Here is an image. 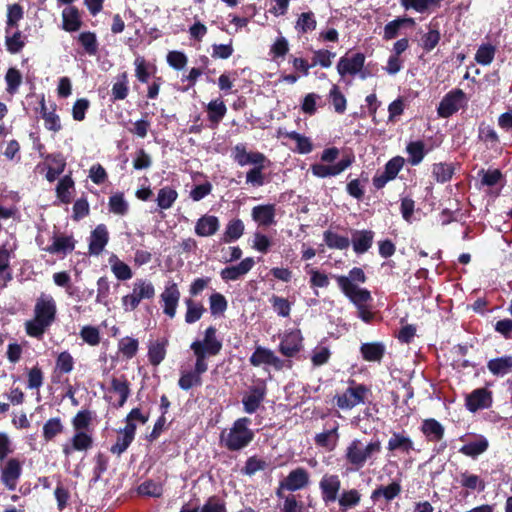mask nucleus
<instances>
[{
    "instance_id": "36",
    "label": "nucleus",
    "mask_w": 512,
    "mask_h": 512,
    "mask_svg": "<svg viewBox=\"0 0 512 512\" xmlns=\"http://www.w3.org/2000/svg\"><path fill=\"white\" fill-rule=\"evenodd\" d=\"M168 340L162 338L152 342L148 346V360L152 366H158L165 359L167 354Z\"/></svg>"
},
{
    "instance_id": "20",
    "label": "nucleus",
    "mask_w": 512,
    "mask_h": 512,
    "mask_svg": "<svg viewBox=\"0 0 512 512\" xmlns=\"http://www.w3.org/2000/svg\"><path fill=\"white\" fill-rule=\"evenodd\" d=\"M255 261L252 257L243 259L237 265L225 267L221 270L220 276L224 281H236L247 274L254 266Z\"/></svg>"
},
{
    "instance_id": "53",
    "label": "nucleus",
    "mask_w": 512,
    "mask_h": 512,
    "mask_svg": "<svg viewBox=\"0 0 512 512\" xmlns=\"http://www.w3.org/2000/svg\"><path fill=\"white\" fill-rule=\"evenodd\" d=\"M267 162L253 165L246 173V183L254 187H261L265 184V175L263 171L269 166Z\"/></svg>"
},
{
    "instance_id": "59",
    "label": "nucleus",
    "mask_w": 512,
    "mask_h": 512,
    "mask_svg": "<svg viewBox=\"0 0 512 512\" xmlns=\"http://www.w3.org/2000/svg\"><path fill=\"white\" fill-rule=\"evenodd\" d=\"M442 1L443 0H400V3L406 10L413 9L416 12L424 13L430 7H440Z\"/></svg>"
},
{
    "instance_id": "5",
    "label": "nucleus",
    "mask_w": 512,
    "mask_h": 512,
    "mask_svg": "<svg viewBox=\"0 0 512 512\" xmlns=\"http://www.w3.org/2000/svg\"><path fill=\"white\" fill-rule=\"evenodd\" d=\"M468 99L462 89L456 88L444 95L437 107L440 118H449L467 105Z\"/></svg>"
},
{
    "instance_id": "17",
    "label": "nucleus",
    "mask_w": 512,
    "mask_h": 512,
    "mask_svg": "<svg viewBox=\"0 0 512 512\" xmlns=\"http://www.w3.org/2000/svg\"><path fill=\"white\" fill-rule=\"evenodd\" d=\"M286 487V491L295 492L307 487L310 483V474L303 467H297L289 472V474L283 479Z\"/></svg>"
},
{
    "instance_id": "57",
    "label": "nucleus",
    "mask_w": 512,
    "mask_h": 512,
    "mask_svg": "<svg viewBox=\"0 0 512 512\" xmlns=\"http://www.w3.org/2000/svg\"><path fill=\"white\" fill-rule=\"evenodd\" d=\"M112 100H124L129 93L128 87V74L127 72H122L117 76V81L112 86Z\"/></svg>"
},
{
    "instance_id": "62",
    "label": "nucleus",
    "mask_w": 512,
    "mask_h": 512,
    "mask_svg": "<svg viewBox=\"0 0 512 512\" xmlns=\"http://www.w3.org/2000/svg\"><path fill=\"white\" fill-rule=\"evenodd\" d=\"M135 76L141 83H148L150 78V68L155 69V66L146 61L143 56H137L134 61Z\"/></svg>"
},
{
    "instance_id": "61",
    "label": "nucleus",
    "mask_w": 512,
    "mask_h": 512,
    "mask_svg": "<svg viewBox=\"0 0 512 512\" xmlns=\"http://www.w3.org/2000/svg\"><path fill=\"white\" fill-rule=\"evenodd\" d=\"M432 174L438 183H446L453 177L454 167L452 164L435 163L432 166Z\"/></svg>"
},
{
    "instance_id": "60",
    "label": "nucleus",
    "mask_w": 512,
    "mask_h": 512,
    "mask_svg": "<svg viewBox=\"0 0 512 512\" xmlns=\"http://www.w3.org/2000/svg\"><path fill=\"white\" fill-rule=\"evenodd\" d=\"M93 419L92 411L88 409L80 410L72 418V426L75 431L89 432V428Z\"/></svg>"
},
{
    "instance_id": "41",
    "label": "nucleus",
    "mask_w": 512,
    "mask_h": 512,
    "mask_svg": "<svg viewBox=\"0 0 512 512\" xmlns=\"http://www.w3.org/2000/svg\"><path fill=\"white\" fill-rule=\"evenodd\" d=\"M387 449L391 452L398 450L408 454L414 450V444L408 436L394 432L388 441Z\"/></svg>"
},
{
    "instance_id": "31",
    "label": "nucleus",
    "mask_w": 512,
    "mask_h": 512,
    "mask_svg": "<svg viewBox=\"0 0 512 512\" xmlns=\"http://www.w3.org/2000/svg\"><path fill=\"white\" fill-rule=\"evenodd\" d=\"M338 428V423L334 422L332 428L322 433L316 434L314 438L315 444L319 447L326 448L329 451L334 450L339 439Z\"/></svg>"
},
{
    "instance_id": "23",
    "label": "nucleus",
    "mask_w": 512,
    "mask_h": 512,
    "mask_svg": "<svg viewBox=\"0 0 512 512\" xmlns=\"http://www.w3.org/2000/svg\"><path fill=\"white\" fill-rule=\"evenodd\" d=\"M374 235L372 230H354L350 241L354 252L358 255L366 253L373 245Z\"/></svg>"
},
{
    "instance_id": "14",
    "label": "nucleus",
    "mask_w": 512,
    "mask_h": 512,
    "mask_svg": "<svg viewBox=\"0 0 512 512\" xmlns=\"http://www.w3.org/2000/svg\"><path fill=\"white\" fill-rule=\"evenodd\" d=\"M364 63L365 55L361 52L355 53L351 57L342 56L337 63V72L341 77L354 76L363 69Z\"/></svg>"
},
{
    "instance_id": "33",
    "label": "nucleus",
    "mask_w": 512,
    "mask_h": 512,
    "mask_svg": "<svg viewBox=\"0 0 512 512\" xmlns=\"http://www.w3.org/2000/svg\"><path fill=\"white\" fill-rule=\"evenodd\" d=\"M245 231L244 222L240 218L231 219L226 227L225 231L221 237V242L223 243H232L237 241L242 237Z\"/></svg>"
},
{
    "instance_id": "6",
    "label": "nucleus",
    "mask_w": 512,
    "mask_h": 512,
    "mask_svg": "<svg viewBox=\"0 0 512 512\" xmlns=\"http://www.w3.org/2000/svg\"><path fill=\"white\" fill-rule=\"evenodd\" d=\"M350 383L351 386L343 394L335 397L337 406L342 410H350L364 403L367 394L370 393V389L366 385L356 384L354 380Z\"/></svg>"
},
{
    "instance_id": "12",
    "label": "nucleus",
    "mask_w": 512,
    "mask_h": 512,
    "mask_svg": "<svg viewBox=\"0 0 512 512\" xmlns=\"http://www.w3.org/2000/svg\"><path fill=\"white\" fill-rule=\"evenodd\" d=\"M267 394L264 382L249 387L248 394L242 398L243 410L248 414L255 413L263 403Z\"/></svg>"
},
{
    "instance_id": "39",
    "label": "nucleus",
    "mask_w": 512,
    "mask_h": 512,
    "mask_svg": "<svg viewBox=\"0 0 512 512\" xmlns=\"http://www.w3.org/2000/svg\"><path fill=\"white\" fill-rule=\"evenodd\" d=\"M487 368L495 376L508 374L512 370V355H505L489 360Z\"/></svg>"
},
{
    "instance_id": "44",
    "label": "nucleus",
    "mask_w": 512,
    "mask_h": 512,
    "mask_svg": "<svg viewBox=\"0 0 512 512\" xmlns=\"http://www.w3.org/2000/svg\"><path fill=\"white\" fill-rule=\"evenodd\" d=\"M460 484L467 491L465 495H469L470 491H479L482 492L485 489V482L478 475L469 473L468 471H464L460 474Z\"/></svg>"
},
{
    "instance_id": "19",
    "label": "nucleus",
    "mask_w": 512,
    "mask_h": 512,
    "mask_svg": "<svg viewBox=\"0 0 512 512\" xmlns=\"http://www.w3.org/2000/svg\"><path fill=\"white\" fill-rule=\"evenodd\" d=\"M62 29L66 32L73 33L80 30L83 25L81 12L74 5L67 6L62 11Z\"/></svg>"
},
{
    "instance_id": "13",
    "label": "nucleus",
    "mask_w": 512,
    "mask_h": 512,
    "mask_svg": "<svg viewBox=\"0 0 512 512\" xmlns=\"http://www.w3.org/2000/svg\"><path fill=\"white\" fill-rule=\"evenodd\" d=\"M233 159L234 161L241 167L246 165H255L260 164L262 162H267L270 164V160L261 152L251 151L248 152L246 150V146L242 143H239L233 148Z\"/></svg>"
},
{
    "instance_id": "24",
    "label": "nucleus",
    "mask_w": 512,
    "mask_h": 512,
    "mask_svg": "<svg viewBox=\"0 0 512 512\" xmlns=\"http://www.w3.org/2000/svg\"><path fill=\"white\" fill-rule=\"evenodd\" d=\"M220 228V221L215 215L205 214L201 216L195 224V234L199 237H210Z\"/></svg>"
},
{
    "instance_id": "29",
    "label": "nucleus",
    "mask_w": 512,
    "mask_h": 512,
    "mask_svg": "<svg viewBox=\"0 0 512 512\" xmlns=\"http://www.w3.org/2000/svg\"><path fill=\"white\" fill-rule=\"evenodd\" d=\"M75 190V182L71 174L63 176L56 185V196L62 204H70Z\"/></svg>"
},
{
    "instance_id": "2",
    "label": "nucleus",
    "mask_w": 512,
    "mask_h": 512,
    "mask_svg": "<svg viewBox=\"0 0 512 512\" xmlns=\"http://www.w3.org/2000/svg\"><path fill=\"white\" fill-rule=\"evenodd\" d=\"M252 423L248 417L236 419L227 434L221 433V441L229 451H240L246 448L254 439L255 433L249 428Z\"/></svg>"
},
{
    "instance_id": "18",
    "label": "nucleus",
    "mask_w": 512,
    "mask_h": 512,
    "mask_svg": "<svg viewBox=\"0 0 512 512\" xmlns=\"http://www.w3.org/2000/svg\"><path fill=\"white\" fill-rule=\"evenodd\" d=\"M109 241V232L105 224L97 225L91 232L88 250L90 255L99 256Z\"/></svg>"
},
{
    "instance_id": "7",
    "label": "nucleus",
    "mask_w": 512,
    "mask_h": 512,
    "mask_svg": "<svg viewBox=\"0 0 512 512\" xmlns=\"http://www.w3.org/2000/svg\"><path fill=\"white\" fill-rule=\"evenodd\" d=\"M23 470V461L19 458H7L1 469V481L8 490H15Z\"/></svg>"
},
{
    "instance_id": "32",
    "label": "nucleus",
    "mask_w": 512,
    "mask_h": 512,
    "mask_svg": "<svg viewBox=\"0 0 512 512\" xmlns=\"http://www.w3.org/2000/svg\"><path fill=\"white\" fill-rule=\"evenodd\" d=\"M206 109L208 113V119L210 121V128H217L227 113V107L225 103L220 99L212 100L208 103Z\"/></svg>"
},
{
    "instance_id": "27",
    "label": "nucleus",
    "mask_w": 512,
    "mask_h": 512,
    "mask_svg": "<svg viewBox=\"0 0 512 512\" xmlns=\"http://www.w3.org/2000/svg\"><path fill=\"white\" fill-rule=\"evenodd\" d=\"M386 347L382 342H367L360 346L362 359L367 362L380 363L385 355Z\"/></svg>"
},
{
    "instance_id": "47",
    "label": "nucleus",
    "mask_w": 512,
    "mask_h": 512,
    "mask_svg": "<svg viewBox=\"0 0 512 512\" xmlns=\"http://www.w3.org/2000/svg\"><path fill=\"white\" fill-rule=\"evenodd\" d=\"M406 152L409 156L408 162L412 166L419 165L427 153L425 150V144L422 140L409 142L406 146Z\"/></svg>"
},
{
    "instance_id": "22",
    "label": "nucleus",
    "mask_w": 512,
    "mask_h": 512,
    "mask_svg": "<svg viewBox=\"0 0 512 512\" xmlns=\"http://www.w3.org/2000/svg\"><path fill=\"white\" fill-rule=\"evenodd\" d=\"M136 433V424H126L123 429L118 432L116 442L111 446L110 451L113 454L121 455L133 442Z\"/></svg>"
},
{
    "instance_id": "28",
    "label": "nucleus",
    "mask_w": 512,
    "mask_h": 512,
    "mask_svg": "<svg viewBox=\"0 0 512 512\" xmlns=\"http://www.w3.org/2000/svg\"><path fill=\"white\" fill-rule=\"evenodd\" d=\"M420 430L429 442L441 441L445 433L444 426L434 418L424 419Z\"/></svg>"
},
{
    "instance_id": "46",
    "label": "nucleus",
    "mask_w": 512,
    "mask_h": 512,
    "mask_svg": "<svg viewBox=\"0 0 512 512\" xmlns=\"http://www.w3.org/2000/svg\"><path fill=\"white\" fill-rule=\"evenodd\" d=\"M135 298L140 303L145 299H152L155 296L154 285L146 279H137L133 284V291Z\"/></svg>"
},
{
    "instance_id": "38",
    "label": "nucleus",
    "mask_w": 512,
    "mask_h": 512,
    "mask_svg": "<svg viewBox=\"0 0 512 512\" xmlns=\"http://www.w3.org/2000/svg\"><path fill=\"white\" fill-rule=\"evenodd\" d=\"M184 303L186 306L185 322L187 324L196 323L206 312L204 305L201 302L193 300L191 297L185 298Z\"/></svg>"
},
{
    "instance_id": "37",
    "label": "nucleus",
    "mask_w": 512,
    "mask_h": 512,
    "mask_svg": "<svg viewBox=\"0 0 512 512\" xmlns=\"http://www.w3.org/2000/svg\"><path fill=\"white\" fill-rule=\"evenodd\" d=\"M13 247H8L7 243L0 247V281L5 286L12 280V271L10 268V259Z\"/></svg>"
},
{
    "instance_id": "34",
    "label": "nucleus",
    "mask_w": 512,
    "mask_h": 512,
    "mask_svg": "<svg viewBox=\"0 0 512 512\" xmlns=\"http://www.w3.org/2000/svg\"><path fill=\"white\" fill-rule=\"evenodd\" d=\"M489 448V442L483 435H478L475 441L463 445L459 452L470 458H477Z\"/></svg>"
},
{
    "instance_id": "55",
    "label": "nucleus",
    "mask_w": 512,
    "mask_h": 512,
    "mask_svg": "<svg viewBox=\"0 0 512 512\" xmlns=\"http://www.w3.org/2000/svg\"><path fill=\"white\" fill-rule=\"evenodd\" d=\"M228 308L225 296L219 292H213L209 296V309L213 317L223 316Z\"/></svg>"
},
{
    "instance_id": "15",
    "label": "nucleus",
    "mask_w": 512,
    "mask_h": 512,
    "mask_svg": "<svg viewBox=\"0 0 512 512\" xmlns=\"http://www.w3.org/2000/svg\"><path fill=\"white\" fill-rule=\"evenodd\" d=\"M492 404V392L486 388L473 390L465 399V406L470 412L489 408Z\"/></svg>"
},
{
    "instance_id": "58",
    "label": "nucleus",
    "mask_w": 512,
    "mask_h": 512,
    "mask_svg": "<svg viewBox=\"0 0 512 512\" xmlns=\"http://www.w3.org/2000/svg\"><path fill=\"white\" fill-rule=\"evenodd\" d=\"M25 38L20 30H16L12 34H6L5 46L8 52L11 54L19 53L25 46Z\"/></svg>"
},
{
    "instance_id": "8",
    "label": "nucleus",
    "mask_w": 512,
    "mask_h": 512,
    "mask_svg": "<svg viewBox=\"0 0 512 512\" xmlns=\"http://www.w3.org/2000/svg\"><path fill=\"white\" fill-rule=\"evenodd\" d=\"M222 346V341L217 337L216 327L209 326L204 331L203 339L193 341L190 349H197L216 356L222 350Z\"/></svg>"
},
{
    "instance_id": "56",
    "label": "nucleus",
    "mask_w": 512,
    "mask_h": 512,
    "mask_svg": "<svg viewBox=\"0 0 512 512\" xmlns=\"http://www.w3.org/2000/svg\"><path fill=\"white\" fill-rule=\"evenodd\" d=\"M163 485L152 479H147L137 488V493L141 496L160 498L163 495Z\"/></svg>"
},
{
    "instance_id": "4",
    "label": "nucleus",
    "mask_w": 512,
    "mask_h": 512,
    "mask_svg": "<svg viewBox=\"0 0 512 512\" xmlns=\"http://www.w3.org/2000/svg\"><path fill=\"white\" fill-rule=\"evenodd\" d=\"M337 285L341 292L347 297L358 296L359 298L368 296L370 291L366 288H361L357 284H363L367 281V276L364 270L360 267H353L348 275H335Z\"/></svg>"
},
{
    "instance_id": "16",
    "label": "nucleus",
    "mask_w": 512,
    "mask_h": 512,
    "mask_svg": "<svg viewBox=\"0 0 512 512\" xmlns=\"http://www.w3.org/2000/svg\"><path fill=\"white\" fill-rule=\"evenodd\" d=\"M76 241L72 235L55 233L52 237V244L45 247L44 251L52 255L66 256L75 249Z\"/></svg>"
},
{
    "instance_id": "10",
    "label": "nucleus",
    "mask_w": 512,
    "mask_h": 512,
    "mask_svg": "<svg viewBox=\"0 0 512 512\" xmlns=\"http://www.w3.org/2000/svg\"><path fill=\"white\" fill-rule=\"evenodd\" d=\"M319 489L326 505L335 502L341 489L340 477L337 474H324L319 482Z\"/></svg>"
},
{
    "instance_id": "35",
    "label": "nucleus",
    "mask_w": 512,
    "mask_h": 512,
    "mask_svg": "<svg viewBox=\"0 0 512 512\" xmlns=\"http://www.w3.org/2000/svg\"><path fill=\"white\" fill-rule=\"evenodd\" d=\"M348 299L357 308V316L365 323H371L374 319V313L367 305L368 302L372 301L371 292L368 293V296L365 295L362 298L353 296L349 297Z\"/></svg>"
},
{
    "instance_id": "50",
    "label": "nucleus",
    "mask_w": 512,
    "mask_h": 512,
    "mask_svg": "<svg viewBox=\"0 0 512 512\" xmlns=\"http://www.w3.org/2000/svg\"><path fill=\"white\" fill-rule=\"evenodd\" d=\"M203 383V378L196 374L193 370H183L180 372L178 379V386L184 391H188L193 387H200Z\"/></svg>"
},
{
    "instance_id": "54",
    "label": "nucleus",
    "mask_w": 512,
    "mask_h": 512,
    "mask_svg": "<svg viewBox=\"0 0 512 512\" xmlns=\"http://www.w3.org/2000/svg\"><path fill=\"white\" fill-rule=\"evenodd\" d=\"M323 239L330 249L346 250L350 246L348 237L338 235L331 230L324 231Z\"/></svg>"
},
{
    "instance_id": "25",
    "label": "nucleus",
    "mask_w": 512,
    "mask_h": 512,
    "mask_svg": "<svg viewBox=\"0 0 512 512\" xmlns=\"http://www.w3.org/2000/svg\"><path fill=\"white\" fill-rule=\"evenodd\" d=\"M93 446L91 433L85 431H75L71 439V446L64 445L63 453L69 456L73 451H86Z\"/></svg>"
},
{
    "instance_id": "52",
    "label": "nucleus",
    "mask_w": 512,
    "mask_h": 512,
    "mask_svg": "<svg viewBox=\"0 0 512 512\" xmlns=\"http://www.w3.org/2000/svg\"><path fill=\"white\" fill-rule=\"evenodd\" d=\"M23 17L24 9L20 4L14 3L8 5L5 33L9 34L12 28H18V22L22 20Z\"/></svg>"
},
{
    "instance_id": "48",
    "label": "nucleus",
    "mask_w": 512,
    "mask_h": 512,
    "mask_svg": "<svg viewBox=\"0 0 512 512\" xmlns=\"http://www.w3.org/2000/svg\"><path fill=\"white\" fill-rule=\"evenodd\" d=\"M361 498V493L357 489L353 488L349 490H344L337 500L340 509L342 511H346L348 509L358 506L361 502Z\"/></svg>"
},
{
    "instance_id": "43",
    "label": "nucleus",
    "mask_w": 512,
    "mask_h": 512,
    "mask_svg": "<svg viewBox=\"0 0 512 512\" xmlns=\"http://www.w3.org/2000/svg\"><path fill=\"white\" fill-rule=\"evenodd\" d=\"M46 159L51 161L53 164V166H49L47 169L46 179L49 182H54L65 170V159L61 153L49 154Z\"/></svg>"
},
{
    "instance_id": "11",
    "label": "nucleus",
    "mask_w": 512,
    "mask_h": 512,
    "mask_svg": "<svg viewBox=\"0 0 512 512\" xmlns=\"http://www.w3.org/2000/svg\"><path fill=\"white\" fill-rule=\"evenodd\" d=\"M354 162V156L348 155L342 158L339 162L332 165H324L315 163L310 166L312 174L318 178H326L336 176L346 170Z\"/></svg>"
},
{
    "instance_id": "45",
    "label": "nucleus",
    "mask_w": 512,
    "mask_h": 512,
    "mask_svg": "<svg viewBox=\"0 0 512 512\" xmlns=\"http://www.w3.org/2000/svg\"><path fill=\"white\" fill-rule=\"evenodd\" d=\"M178 198V192L171 186H164L159 189L156 202L160 210L170 209Z\"/></svg>"
},
{
    "instance_id": "30",
    "label": "nucleus",
    "mask_w": 512,
    "mask_h": 512,
    "mask_svg": "<svg viewBox=\"0 0 512 512\" xmlns=\"http://www.w3.org/2000/svg\"><path fill=\"white\" fill-rule=\"evenodd\" d=\"M111 390L119 395V400L115 407H123L131 393L130 383L126 376L113 377L111 379Z\"/></svg>"
},
{
    "instance_id": "26",
    "label": "nucleus",
    "mask_w": 512,
    "mask_h": 512,
    "mask_svg": "<svg viewBox=\"0 0 512 512\" xmlns=\"http://www.w3.org/2000/svg\"><path fill=\"white\" fill-rule=\"evenodd\" d=\"M401 491L402 487L400 482L393 481L387 486L379 485L372 491L370 498L374 503H377L381 498H383L386 503H389L398 497Z\"/></svg>"
},
{
    "instance_id": "40",
    "label": "nucleus",
    "mask_w": 512,
    "mask_h": 512,
    "mask_svg": "<svg viewBox=\"0 0 512 512\" xmlns=\"http://www.w3.org/2000/svg\"><path fill=\"white\" fill-rule=\"evenodd\" d=\"M301 348V338L293 333L286 335L279 344L280 353L286 357H294Z\"/></svg>"
},
{
    "instance_id": "42",
    "label": "nucleus",
    "mask_w": 512,
    "mask_h": 512,
    "mask_svg": "<svg viewBox=\"0 0 512 512\" xmlns=\"http://www.w3.org/2000/svg\"><path fill=\"white\" fill-rule=\"evenodd\" d=\"M77 42L82 46L84 53L95 56L99 50V44L95 32L83 31L77 36Z\"/></svg>"
},
{
    "instance_id": "49",
    "label": "nucleus",
    "mask_w": 512,
    "mask_h": 512,
    "mask_svg": "<svg viewBox=\"0 0 512 512\" xmlns=\"http://www.w3.org/2000/svg\"><path fill=\"white\" fill-rule=\"evenodd\" d=\"M109 263L111 264L113 274L118 280L125 281L132 278L133 273L131 268L126 263L119 260L117 255L112 254L109 258Z\"/></svg>"
},
{
    "instance_id": "9",
    "label": "nucleus",
    "mask_w": 512,
    "mask_h": 512,
    "mask_svg": "<svg viewBox=\"0 0 512 512\" xmlns=\"http://www.w3.org/2000/svg\"><path fill=\"white\" fill-rule=\"evenodd\" d=\"M180 296L178 284L174 281H168L164 291L160 294V300L163 303V313L171 319L176 315Z\"/></svg>"
},
{
    "instance_id": "3",
    "label": "nucleus",
    "mask_w": 512,
    "mask_h": 512,
    "mask_svg": "<svg viewBox=\"0 0 512 512\" xmlns=\"http://www.w3.org/2000/svg\"><path fill=\"white\" fill-rule=\"evenodd\" d=\"M380 440L364 445L360 439H353L345 449L344 458L351 471H359L373 455L381 452Z\"/></svg>"
},
{
    "instance_id": "1",
    "label": "nucleus",
    "mask_w": 512,
    "mask_h": 512,
    "mask_svg": "<svg viewBox=\"0 0 512 512\" xmlns=\"http://www.w3.org/2000/svg\"><path fill=\"white\" fill-rule=\"evenodd\" d=\"M56 302L51 295L42 293L34 306V318L26 321L25 331L28 336L42 339L45 332L56 319Z\"/></svg>"
},
{
    "instance_id": "21",
    "label": "nucleus",
    "mask_w": 512,
    "mask_h": 512,
    "mask_svg": "<svg viewBox=\"0 0 512 512\" xmlns=\"http://www.w3.org/2000/svg\"><path fill=\"white\" fill-rule=\"evenodd\" d=\"M276 206L275 204L257 205L252 208L251 217L259 225L263 227L271 226L275 223Z\"/></svg>"
},
{
    "instance_id": "64",
    "label": "nucleus",
    "mask_w": 512,
    "mask_h": 512,
    "mask_svg": "<svg viewBox=\"0 0 512 512\" xmlns=\"http://www.w3.org/2000/svg\"><path fill=\"white\" fill-rule=\"evenodd\" d=\"M199 512H227V506L224 499L217 495L210 496Z\"/></svg>"
},
{
    "instance_id": "63",
    "label": "nucleus",
    "mask_w": 512,
    "mask_h": 512,
    "mask_svg": "<svg viewBox=\"0 0 512 512\" xmlns=\"http://www.w3.org/2000/svg\"><path fill=\"white\" fill-rule=\"evenodd\" d=\"M109 211L116 215L124 216L128 213L129 205L124 198L123 193H116L109 198Z\"/></svg>"
},
{
    "instance_id": "51",
    "label": "nucleus",
    "mask_w": 512,
    "mask_h": 512,
    "mask_svg": "<svg viewBox=\"0 0 512 512\" xmlns=\"http://www.w3.org/2000/svg\"><path fill=\"white\" fill-rule=\"evenodd\" d=\"M63 432L64 425L60 417L50 418L43 425V438L46 442L52 441Z\"/></svg>"
}]
</instances>
